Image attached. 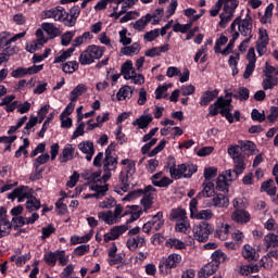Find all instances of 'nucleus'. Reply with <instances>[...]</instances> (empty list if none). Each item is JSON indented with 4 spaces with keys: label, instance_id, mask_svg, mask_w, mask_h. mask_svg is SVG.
<instances>
[{
    "label": "nucleus",
    "instance_id": "obj_1",
    "mask_svg": "<svg viewBox=\"0 0 278 278\" xmlns=\"http://www.w3.org/2000/svg\"><path fill=\"white\" fill-rule=\"evenodd\" d=\"M8 199H11L14 201V199H17L18 203H23L25 199H28L26 201V210L27 212H38L40 210V200L36 199L31 194V189L27 186H21L16 189H14L11 193L8 194Z\"/></svg>",
    "mask_w": 278,
    "mask_h": 278
},
{
    "label": "nucleus",
    "instance_id": "obj_2",
    "mask_svg": "<svg viewBox=\"0 0 278 278\" xmlns=\"http://www.w3.org/2000/svg\"><path fill=\"white\" fill-rule=\"evenodd\" d=\"M237 26L242 36H250V38H253V18L251 15L247 14L243 20L240 16L237 17L230 25L231 31H236Z\"/></svg>",
    "mask_w": 278,
    "mask_h": 278
},
{
    "label": "nucleus",
    "instance_id": "obj_3",
    "mask_svg": "<svg viewBox=\"0 0 278 278\" xmlns=\"http://www.w3.org/2000/svg\"><path fill=\"white\" fill-rule=\"evenodd\" d=\"M212 233H214V227L207 222H201L193 227V238L198 242H207Z\"/></svg>",
    "mask_w": 278,
    "mask_h": 278
},
{
    "label": "nucleus",
    "instance_id": "obj_4",
    "mask_svg": "<svg viewBox=\"0 0 278 278\" xmlns=\"http://www.w3.org/2000/svg\"><path fill=\"white\" fill-rule=\"evenodd\" d=\"M238 3V0H226V2H224L223 12L219 15V26L223 28L227 27V23L233 18V12H236Z\"/></svg>",
    "mask_w": 278,
    "mask_h": 278
},
{
    "label": "nucleus",
    "instance_id": "obj_5",
    "mask_svg": "<svg viewBox=\"0 0 278 278\" xmlns=\"http://www.w3.org/2000/svg\"><path fill=\"white\" fill-rule=\"evenodd\" d=\"M195 170L197 166L194 165L180 164L178 166L174 165L169 167L170 177L173 179H181V177L190 178L194 175Z\"/></svg>",
    "mask_w": 278,
    "mask_h": 278
},
{
    "label": "nucleus",
    "instance_id": "obj_6",
    "mask_svg": "<svg viewBox=\"0 0 278 278\" xmlns=\"http://www.w3.org/2000/svg\"><path fill=\"white\" fill-rule=\"evenodd\" d=\"M197 205H199V201L197 198H193L190 201V214L191 218H197V220H210L212 216H214V213H212V210H202L198 211Z\"/></svg>",
    "mask_w": 278,
    "mask_h": 278
},
{
    "label": "nucleus",
    "instance_id": "obj_7",
    "mask_svg": "<svg viewBox=\"0 0 278 278\" xmlns=\"http://www.w3.org/2000/svg\"><path fill=\"white\" fill-rule=\"evenodd\" d=\"M43 18H54V21H60L66 25L68 18V12L62 7H56L43 12Z\"/></svg>",
    "mask_w": 278,
    "mask_h": 278
},
{
    "label": "nucleus",
    "instance_id": "obj_8",
    "mask_svg": "<svg viewBox=\"0 0 278 278\" xmlns=\"http://www.w3.org/2000/svg\"><path fill=\"white\" fill-rule=\"evenodd\" d=\"M217 103H220L223 105V110L219 111L222 116H225V118L228 121V123H233V115H231L233 105L231 104V99L226 100L225 98L219 97L217 99Z\"/></svg>",
    "mask_w": 278,
    "mask_h": 278
},
{
    "label": "nucleus",
    "instance_id": "obj_9",
    "mask_svg": "<svg viewBox=\"0 0 278 278\" xmlns=\"http://www.w3.org/2000/svg\"><path fill=\"white\" fill-rule=\"evenodd\" d=\"M247 59L249 60V64L245 67L243 73V78L249 79L251 75H253V71H255V62H257V58L255 56V48H250L247 54Z\"/></svg>",
    "mask_w": 278,
    "mask_h": 278
},
{
    "label": "nucleus",
    "instance_id": "obj_10",
    "mask_svg": "<svg viewBox=\"0 0 278 278\" xmlns=\"http://www.w3.org/2000/svg\"><path fill=\"white\" fill-rule=\"evenodd\" d=\"M127 226H115L111 229L110 232L104 235V242H110V240H117V238H121L125 231H127Z\"/></svg>",
    "mask_w": 278,
    "mask_h": 278
},
{
    "label": "nucleus",
    "instance_id": "obj_11",
    "mask_svg": "<svg viewBox=\"0 0 278 278\" xmlns=\"http://www.w3.org/2000/svg\"><path fill=\"white\" fill-rule=\"evenodd\" d=\"M79 151L81 153H85L86 155V161L91 162L92 156L94 155V143L91 141H83L78 144Z\"/></svg>",
    "mask_w": 278,
    "mask_h": 278
},
{
    "label": "nucleus",
    "instance_id": "obj_12",
    "mask_svg": "<svg viewBox=\"0 0 278 278\" xmlns=\"http://www.w3.org/2000/svg\"><path fill=\"white\" fill-rule=\"evenodd\" d=\"M231 220L239 225H244L251 220V214L244 210H236L231 215Z\"/></svg>",
    "mask_w": 278,
    "mask_h": 278
},
{
    "label": "nucleus",
    "instance_id": "obj_13",
    "mask_svg": "<svg viewBox=\"0 0 278 278\" xmlns=\"http://www.w3.org/2000/svg\"><path fill=\"white\" fill-rule=\"evenodd\" d=\"M211 205H213V207L227 208L229 207V198L223 193H216L211 200Z\"/></svg>",
    "mask_w": 278,
    "mask_h": 278
},
{
    "label": "nucleus",
    "instance_id": "obj_14",
    "mask_svg": "<svg viewBox=\"0 0 278 278\" xmlns=\"http://www.w3.org/2000/svg\"><path fill=\"white\" fill-rule=\"evenodd\" d=\"M179 264H181V255L174 253L170 254L163 264H160V269L162 270L164 266H166V268H177Z\"/></svg>",
    "mask_w": 278,
    "mask_h": 278
},
{
    "label": "nucleus",
    "instance_id": "obj_15",
    "mask_svg": "<svg viewBox=\"0 0 278 278\" xmlns=\"http://www.w3.org/2000/svg\"><path fill=\"white\" fill-rule=\"evenodd\" d=\"M129 251H136V249H142L147 244V240L142 236H136L127 240L126 242Z\"/></svg>",
    "mask_w": 278,
    "mask_h": 278
},
{
    "label": "nucleus",
    "instance_id": "obj_16",
    "mask_svg": "<svg viewBox=\"0 0 278 278\" xmlns=\"http://www.w3.org/2000/svg\"><path fill=\"white\" fill-rule=\"evenodd\" d=\"M263 242L265 244L264 251L276 250L278 249V235L269 232L264 237Z\"/></svg>",
    "mask_w": 278,
    "mask_h": 278
},
{
    "label": "nucleus",
    "instance_id": "obj_17",
    "mask_svg": "<svg viewBox=\"0 0 278 278\" xmlns=\"http://www.w3.org/2000/svg\"><path fill=\"white\" fill-rule=\"evenodd\" d=\"M90 190H92L96 193L87 194L85 195V199L96 198L99 199V197H105V192H108L109 188L108 185L101 186V185H91Z\"/></svg>",
    "mask_w": 278,
    "mask_h": 278
},
{
    "label": "nucleus",
    "instance_id": "obj_18",
    "mask_svg": "<svg viewBox=\"0 0 278 278\" xmlns=\"http://www.w3.org/2000/svg\"><path fill=\"white\" fill-rule=\"evenodd\" d=\"M122 73L124 75V79H132V77L137 76L136 70L134 68V63L131 61H126L122 65Z\"/></svg>",
    "mask_w": 278,
    "mask_h": 278
},
{
    "label": "nucleus",
    "instance_id": "obj_19",
    "mask_svg": "<svg viewBox=\"0 0 278 278\" xmlns=\"http://www.w3.org/2000/svg\"><path fill=\"white\" fill-rule=\"evenodd\" d=\"M79 7H73L71 10H70V13H68V17L67 20L65 21V26L66 27H75V24L77 23V18L79 17Z\"/></svg>",
    "mask_w": 278,
    "mask_h": 278
},
{
    "label": "nucleus",
    "instance_id": "obj_20",
    "mask_svg": "<svg viewBox=\"0 0 278 278\" xmlns=\"http://www.w3.org/2000/svg\"><path fill=\"white\" fill-rule=\"evenodd\" d=\"M41 28L48 36L51 38H58L62 33L60 31V28H58L53 23H43L41 25Z\"/></svg>",
    "mask_w": 278,
    "mask_h": 278
},
{
    "label": "nucleus",
    "instance_id": "obj_21",
    "mask_svg": "<svg viewBox=\"0 0 278 278\" xmlns=\"http://www.w3.org/2000/svg\"><path fill=\"white\" fill-rule=\"evenodd\" d=\"M84 179H86L87 181H89V184H92V186H100L101 184V172H94V173H91V172H86L84 175H83Z\"/></svg>",
    "mask_w": 278,
    "mask_h": 278
},
{
    "label": "nucleus",
    "instance_id": "obj_22",
    "mask_svg": "<svg viewBox=\"0 0 278 278\" xmlns=\"http://www.w3.org/2000/svg\"><path fill=\"white\" fill-rule=\"evenodd\" d=\"M201 197H205L206 199L214 197V182H203V190L197 195V199H201Z\"/></svg>",
    "mask_w": 278,
    "mask_h": 278
},
{
    "label": "nucleus",
    "instance_id": "obj_23",
    "mask_svg": "<svg viewBox=\"0 0 278 278\" xmlns=\"http://www.w3.org/2000/svg\"><path fill=\"white\" fill-rule=\"evenodd\" d=\"M216 190H219V192H229V180H227V175L222 174L218 176Z\"/></svg>",
    "mask_w": 278,
    "mask_h": 278
},
{
    "label": "nucleus",
    "instance_id": "obj_24",
    "mask_svg": "<svg viewBox=\"0 0 278 278\" xmlns=\"http://www.w3.org/2000/svg\"><path fill=\"white\" fill-rule=\"evenodd\" d=\"M217 97H218V90L217 89H215L213 91H205L202 94L200 105H210V103H212V101H214V99H216Z\"/></svg>",
    "mask_w": 278,
    "mask_h": 278
},
{
    "label": "nucleus",
    "instance_id": "obj_25",
    "mask_svg": "<svg viewBox=\"0 0 278 278\" xmlns=\"http://www.w3.org/2000/svg\"><path fill=\"white\" fill-rule=\"evenodd\" d=\"M140 43L135 42L131 46H126L121 49L123 55H138L140 53Z\"/></svg>",
    "mask_w": 278,
    "mask_h": 278
},
{
    "label": "nucleus",
    "instance_id": "obj_26",
    "mask_svg": "<svg viewBox=\"0 0 278 278\" xmlns=\"http://www.w3.org/2000/svg\"><path fill=\"white\" fill-rule=\"evenodd\" d=\"M228 154L230 157H232L233 162H240V160H244V156H242L241 146H231L228 148Z\"/></svg>",
    "mask_w": 278,
    "mask_h": 278
},
{
    "label": "nucleus",
    "instance_id": "obj_27",
    "mask_svg": "<svg viewBox=\"0 0 278 278\" xmlns=\"http://www.w3.org/2000/svg\"><path fill=\"white\" fill-rule=\"evenodd\" d=\"M153 121V116L150 114L148 115H142L139 118H137L132 125H138L139 129H147L149 127V124H151Z\"/></svg>",
    "mask_w": 278,
    "mask_h": 278
},
{
    "label": "nucleus",
    "instance_id": "obj_28",
    "mask_svg": "<svg viewBox=\"0 0 278 278\" xmlns=\"http://www.w3.org/2000/svg\"><path fill=\"white\" fill-rule=\"evenodd\" d=\"M152 20H153V16L151 14H147L144 17H141L140 20H138L132 25V27L137 31H142V29H144V27H147V25H149V23H151Z\"/></svg>",
    "mask_w": 278,
    "mask_h": 278
},
{
    "label": "nucleus",
    "instance_id": "obj_29",
    "mask_svg": "<svg viewBox=\"0 0 278 278\" xmlns=\"http://www.w3.org/2000/svg\"><path fill=\"white\" fill-rule=\"evenodd\" d=\"M88 90V88L86 87V85L84 84H79L71 93H70V100L72 101V103H74L75 101H77V99H79V97H81L84 94V92H86Z\"/></svg>",
    "mask_w": 278,
    "mask_h": 278
},
{
    "label": "nucleus",
    "instance_id": "obj_30",
    "mask_svg": "<svg viewBox=\"0 0 278 278\" xmlns=\"http://www.w3.org/2000/svg\"><path fill=\"white\" fill-rule=\"evenodd\" d=\"M150 223L155 231H160V228L164 227V214L162 212L156 213Z\"/></svg>",
    "mask_w": 278,
    "mask_h": 278
},
{
    "label": "nucleus",
    "instance_id": "obj_31",
    "mask_svg": "<svg viewBox=\"0 0 278 278\" xmlns=\"http://www.w3.org/2000/svg\"><path fill=\"white\" fill-rule=\"evenodd\" d=\"M73 153H75V150L71 146L63 149L62 154L59 156V161L62 164H64L71 160H73Z\"/></svg>",
    "mask_w": 278,
    "mask_h": 278
},
{
    "label": "nucleus",
    "instance_id": "obj_32",
    "mask_svg": "<svg viewBox=\"0 0 278 278\" xmlns=\"http://www.w3.org/2000/svg\"><path fill=\"white\" fill-rule=\"evenodd\" d=\"M98 218H101L106 225H114L116 224V219L114 218V213L112 211L109 212H100L98 214Z\"/></svg>",
    "mask_w": 278,
    "mask_h": 278
},
{
    "label": "nucleus",
    "instance_id": "obj_33",
    "mask_svg": "<svg viewBox=\"0 0 278 278\" xmlns=\"http://www.w3.org/2000/svg\"><path fill=\"white\" fill-rule=\"evenodd\" d=\"M131 177H134L132 174H127L125 172H122L119 175V181L122 184V190L123 192H127V190H129V180L131 179Z\"/></svg>",
    "mask_w": 278,
    "mask_h": 278
},
{
    "label": "nucleus",
    "instance_id": "obj_34",
    "mask_svg": "<svg viewBox=\"0 0 278 278\" xmlns=\"http://www.w3.org/2000/svg\"><path fill=\"white\" fill-rule=\"evenodd\" d=\"M238 38H240V33L235 31L232 34V38L229 40V43L222 51V55H229V53H231L233 51V45H236V40H238Z\"/></svg>",
    "mask_w": 278,
    "mask_h": 278
},
{
    "label": "nucleus",
    "instance_id": "obj_35",
    "mask_svg": "<svg viewBox=\"0 0 278 278\" xmlns=\"http://www.w3.org/2000/svg\"><path fill=\"white\" fill-rule=\"evenodd\" d=\"M132 92H134V89H131V87L124 86L117 92V100L125 101V99H127L128 97H131Z\"/></svg>",
    "mask_w": 278,
    "mask_h": 278
},
{
    "label": "nucleus",
    "instance_id": "obj_36",
    "mask_svg": "<svg viewBox=\"0 0 278 278\" xmlns=\"http://www.w3.org/2000/svg\"><path fill=\"white\" fill-rule=\"evenodd\" d=\"M165 244L169 249H178V250L186 249V243L176 238L168 239Z\"/></svg>",
    "mask_w": 278,
    "mask_h": 278
},
{
    "label": "nucleus",
    "instance_id": "obj_37",
    "mask_svg": "<svg viewBox=\"0 0 278 278\" xmlns=\"http://www.w3.org/2000/svg\"><path fill=\"white\" fill-rule=\"evenodd\" d=\"M278 84V78L273 76H265V79L263 80V88L264 90H273L275 86Z\"/></svg>",
    "mask_w": 278,
    "mask_h": 278
},
{
    "label": "nucleus",
    "instance_id": "obj_38",
    "mask_svg": "<svg viewBox=\"0 0 278 278\" xmlns=\"http://www.w3.org/2000/svg\"><path fill=\"white\" fill-rule=\"evenodd\" d=\"M12 231V224L8 219L0 222V238H5Z\"/></svg>",
    "mask_w": 278,
    "mask_h": 278
},
{
    "label": "nucleus",
    "instance_id": "obj_39",
    "mask_svg": "<svg viewBox=\"0 0 278 278\" xmlns=\"http://www.w3.org/2000/svg\"><path fill=\"white\" fill-rule=\"evenodd\" d=\"M87 50H89L93 61L103 58V49H101L99 46H89Z\"/></svg>",
    "mask_w": 278,
    "mask_h": 278
},
{
    "label": "nucleus",
    "instance_id": "obj_40",
    "mask_svg": "<svg viewBox=\"0 0 278 278\" xmlns=\"http://www.w3.org/2000/svg\"><path fill=\"white\" fill-rule=\"evenodd\" d=\"M188 229H190V222H188V218L177 220L176 231H179L180 233H186Z\"/></svg>",
    "mask_w": 278,
    "mask_h": 278
},
{
    "label": "nucleus",
    "instance_id": "obj_41",
    "mask_svg": "<svg viewBox=\"0 0 278 278\" xmlns=\"http://www.w3.org/2000/svg\"><path fill=\"white\" fill-rule=\"evenodd\" d=\"M79 62L80 64H83V66L92 64V62H94V60L92 59V54H90V51L88 49L80 54Z\"/></svg>",
    "mask_w": 278,
    "mask_h": 278
},
{
    "label": "nucleus",
    "instance_id": "obj_42",
    "mask_svg": "<svg viewBox=\"0 0 278 278\" xmlns=\"http://www.w3.org/2000/svg\"><path fill=\"white\" fill-rule=\"evenodd\" d=\"M141 205H143V212L151 210L153 207V193L146 194L141 199Z\"/></svg>",
    "mask_w": 278,
    "mask_h": 278
},
{
    "label": "nucleus",
    "instance_id": "obj_43",
    "mask_svg": "<svg viewBox=\"0 0 278 278\" xmlns=\"http://www.w3.org/2000/svg\"><path fill=\"white\" fill-rule=\"evenodd\" d=\"M212 260L217 264L216 266H218V264H223V262L227 260V254L220 250H216L212 254Z\"/></svg>",
    "mask_w": 278,
    "mask_h": 278
},
{
    "label": "nucleus",
    "instance_id": "obj_44",
    "mask_svg": "<svg viewBox=\"0 0 278 278\" xmlns=\"http://www.w3.org/2000/svg\"><path fill=\"white\" fill-rule=\"evenodd\" d=\"M118 161L116 157L104 159L103 170H116V165Z\"/></svg>",
    "mask_w": 278,
    "mask_h": 278
},
{
    "label": "nucleus",
    "instance_id": "obj_45",
    "mask_svg": "<svg viewBox=\"0 0 278 278\" xmlns=\"http://www.w3.org/2000/svg\"><path fill=\"white\" fill-rule=\"evenodd\" d=\"M18 51V48H7V52L0 53V64H3V62H8L10 60V55H14Z\"/></svg>",
    "mask_w": 278,
    "mask_h": 278
},
{
    "label": "nucleus",
    "instance_id": "obj_46",
    "mask_svg": "<svg viewBox=\"0 0 278 278\" xmlns=\"http://www.w3.org/2000/svg\"><path fill=\"white\" fill-rule=\"evenodd\" d=\"M235 162V169L233 173L236 174V177H239L244 173V169L247 168V165L244 164V159H240L239 161Z\"/></svg>",
    "mask_w": 278,
    "mask_h": 278
},
{
    "label": "nucleus",
    "instance_id": "obj_47",
    "mask_svg": "<svg viewBox=\"0 0 278 278\" xmlns=\"http://www.w3.org/2000/svg\"><path fill=\"white\" fill-rule=\"evenodd\" d=\"M130 210V218L127 219L128 225L134 223L135 220H138V218H140V216L142 215V210L138 211V206L136 205H132Z\"/></svg>",
    "mask_w": 278,
    "mask_h": 278
},
{
    "label": "nucleus",
    "instance_id": "obj_48",
    "mask_svg": "<svg viewBox=\"0 0 278 278\" xmlns=\"http://www.w3.org/2000/svg\"><path fill=\"white\" fill-rule=\"evenodd\" d=\"M250 91L245 87H240L237 94L233 96V99H238L239 101H248Z\"/></svg>",
    "mask_w": 278,
    "mask_h": 278
},
{
    "label": "nucleus",
    "instance_id": "obj_49",
    "mask_svg": "<svg viewBox=\"0 0 278 278\" xmlns=\"http://www.w3.org/2000/svg\"><path fill=\"white\" fill-rule=\"evenodd\" d=\"M43 260L49 266H53L58 262V251L46 253Z\"/></svg>",
    "mask_w": 278,
    "mask_h": 278
},
{
    "label": "nucleus",
    "instance_id": "obj_50",
    "mask_svg": "<svg viewBox=\"0 0 278 278\" xmlns=\"http://www.w3.org/2000/svg\"><path fill=\"white\" fill-rule=\"evenodd\" d=\"M241 151H243V153H247L248 155H252L253 151H255V143H253L252 141H241Z\"/></svg>",
    "mask_w": 278,
    "mask_h": 278
},
{
    "label": "nucleus",
    "instance_id": "obj_51",
    "mask_svg": "<svg viewBox=\"0 0 278 278\" xmlns=\"http://www.w3.org/2000/svg\"><path fill=\"white\" fill-rule=\"evenodd\" d=\"M268 39H263L256 43V51L260 56L264 55L268 51Z\"/></svg>",
    "mask_w": 278,
    "mask_h": 278
},
{
    "label": "nucleus",
    "instance_id": "obj_52",
    "mask_svg": "<svg viewBox=\"0 0 278 278\" xmlns=\"http://www.w3.org/2000/svg\"><path fill=\"white\" fill-rule=\"evenodd\" d=\"M191 27H192V23L191 22L189 24H185V25L176 23L173 26V31L180 33V34H186Z\"/></svg>",
    "mask_w": 278,
    "mask_h": 278
},
{
    "label": "nucleus",
    "instance_id": "obj_53",
    "mask_svg": "<svg viewBox=\"0 0 278 278\" xmlns=\"http://www.w3.org/2000/svg\"><path fill=\"white\" fill-rule=\"evenodd\" d=\"M79 68V63L76 61L67 62L63 65V72L64 73H75Z\"/></svg>",
    "mask_w": 278,
    "mask_h": 278
},
{
    "label": "nucleus",
    "instance_id": "obj_54",
    "mask_svg": "<svg viewBox=\"0 0 278 278\" xmlns=\"http://www.w3.org/2000/svg\"><path fill=\"white\" fill-rule=\"evenodd\" d=\"M218 110H223V104L218 103V100H216L210 105L207 116H218Z\"/></svg>",
    "mask_w": 278,
    "mask_h": 278
},
{
    "label": "nucleus",
    "instance_id": "obj_55",
    "mask_svg": "<svg viewBox=\"0 0 278 278\" xmlns=\"http://www.w3.org/2000/svg\"><path fill=\"white\" fill-rule=\"evenodd\" d=\"M144 194V191L142 189H138L135 191H131L126 197L123 198V201H136V199H139V197H142Z\"/></svg>",
    "mask_w": 278,
    "mask_h": 278
},
{
    "label": "nucleus",
    "instance_id": "obj_56",
    "mask_svg": "<svg viewBox=\"0 0 278 278\" xmlns=\"http://www.w3.org/2000/svg\"><path fill=\"white\" fill-rule=\"evenodd\" d=\"M218 175V168L216 167H206L204 169V179L206 181H210V179H214Z\"/></svg>",
    "mask_w": 278,
    "mask_h": 278
},
{
    "label": "nucleus",
    "instance_id": "obj_57",
    "mask_svg": "<svg viewBox=\"0 0 278 278\" xmlns=\"http://www.w3.org/2000/svg\"><path fill=\"white\" fill-rule=\"evenodd\" d=\"M75 37V31H67L61 36V45L63 47H68L71 45V40Z\"/></svg>",
    "mask_w": 278,
    "mask_h": 278
},
{
    "label": "nucleus",
    "instance_id": "obj_58",
    "mask_svg": "<svg viewBox=\"0 0 278 278\" xmlns=\"http://www.w3.org/2000/svg\"><path fill=\"white\" fill-rule=\"evenodd\" d=\"M242 255H243L244 260H254L255 258V250H253V248H251V245H244Z\"/></svg>",
    "mask_w": 278,
    "mask_h": 278
},
{
    "label": "nucleus",
    "instance_id": "obj_59",
    "mask_svg": "<svg viewBox=\"0 0 278 278\" xmlns=\"http://www.w3.org/2000/svg\"><path fill=\"white\" fill-rule=\"evenodd\" d=\"M12 42V37H10V34L8 33H1L0 34V49H5L8 45Z\"/></svg>",
    "mask_w": 278,
    "mask_h": 278
},
{
    "label": "nucleus",
    "instance_id": "obj_60",
    "mask_svg": "<svg viewBox=\"0 0 278 278\" xmlns=\"http://www.w3.org/2000/svg\"><path fill=\"white\" fill-rule=\"evenodd\" d=\"M49 154H41L40 156H38L34 163L35 170H38L41 164H47L49 162Z\"/></svg>",
    "mask_w": 278,
    "mask_h": 278
},
{
    "label": "nucleus",
    "instance_id": "obj_61",
    "mask_svg": "<svg viewBox=\"0 0 278 278\" xmlns=\"http://www.w3.org/2000/svg\"><path fill=\"white\" fill-rule=\"evenodd\" d=\"M252 121H257L258 123H264L266 121V115L264 113H260L257 109H253L251 113Z\"/></svg>",
    "mask_w": 278,
    "mask_h": 278
},
{
    "label": "nucleus",
    "instance_id": "obj_62",
    "mask_svg": "<svg viewBox=\"0 0 278 278\" xmlns=\"http://www.w3.org/2000/svg\"><path fill=\"white\" fill-rule=\"evenodd\" d=\"M119 42L121 45H124V47H127V45H131V38L127 37V29H123L119 31Z\"/></svg>",
    "mask_w": 278,
    "mask_h": 278
},
{
    "label": "nucleus",
    "instance_id": "obj_63",
    "mask_svg": "<svg viewBox=\"0 0 278 278\" xmlns=\"http://www.w3.org/2000/svg\"><path fill=\"white\" fill-rule=\"evenodd\" d=\"M115 205L116 200H114V198H106L104 201L100 203V207H102V210H110L112 207H115Z\"/></svg>",
    "mask_w": 278,
    "mask_h": 278
},
{
    "label": "nucleus",
    "instance_id": "obj_64",
    "mask_svg": "<svg viewBox=\"0 0 278 278\" xmlns=\"http://www.w3.org/2000/svg\"><path fill=\"white\" fill-rule=\"evenodd\" d=\"M265 77H273V73L275 75H278V67L271 66L270 64H268V62L265 63Z\"/></svg>",
    "mask_w": 278,
    "mask_h": 278
}]
</instances>
